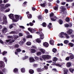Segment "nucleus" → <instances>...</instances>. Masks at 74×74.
Wrapping results in <instances>:
<instances>
[{
    "label": "nucleus",
    "mask_w": 74,
    "mask_h": 74,
    "mask_svg": "<svg viewBox=\"0 0 74 74\" xmlns=\"http://www.w3.org/2000/svg\"><path fill=\"white\" fill-rule=\"evenodd\" d=\"M60 37V38H64L65 37V36L66 37V38H70V37L69 36L68 34H66L64 32H62L60 33L59 34Z\"/></svg>",
    "instance_id": "obj_1"
},
{
    "label": "nucleus",
    "mask_w": 74,
    "mask_h": 74,
    "mask_svg": "<svg viewBox=\"0 0 74 74\" xmlns=\"http://www.w3.org/2000/svg\"><path fill=\"white\" fill-rule=\"evenodd\" d=\"M60 8L62 10L60 11V12L61 14H64L66 9L64 8V6H61L60 7Z\"/></svg>",
    "instance_id": "obj_2"
},
{
    "label": "nucleus",
    "mask_w": 74,
    "mask_h": 74,
    "mask_svg": "<svg viewBox=\"0 0 74 74\" xmlns=\"http://www.w3.org/2000/svg\"><path fill=\"white\" fill-rule=\"evenodd\" d=\"M28 30L31 32V33H34L36 32V29H33L32 28H29L28 29Z\"/></svg>",
    "instance_id": "obj_3"
},
{
    "label": "nucleus",
    "mask_w": 74,
    "mask_h": 74,
    "mask_svg": "<svg viewBox=\"0 0 74 74\" xmlns=\"http://www.w3.org/2000/svg\"><path fill=\"white\" fill-rule=\"evenodd\" d=\"M9 16L10 19H12L13 22H16V21H15V19L14 18V17L13 14H10Z\"/></svg>",
    "instance_id": "obj_4"
},
{
    "label": "nucleus",
    "mask_w": 74,
    "mask_h": 74,
    "mask_svg": "<svg viewBox=\"0 0 74 74\" xmlns=\"http://www.w3.org/2000/svg\"><path fill=\"white\" fill-rule=\"evenodd\" d=\"M8 30H7V28L5 27H4L3 28L2 30V32L3 33H5L6 32H7Z\"/></svg>",
    "instance_id": "obj_5"
},
{
    "label": "nucleus",
    "mask_w": 74,
    "mask_h": 74,
    "mask_svg": "<svg viewBox=\"0 0 74 74\" xmlns=\"http://www.w3.org/2000/svg\"><path fill=\"white\" fill-rule=\"evenodd\" d=\"M73 33V30L69 29L67 32V33L69 35H71Z\"/></svg>",
    "instance_id": "obj_6"
},
{
    "label": "nucleus",
    "mask_w": 74,
    "mask_h": 74,
    "mask_svg": "<svg viewBox=\"0 0 74 74\" xmlns=\"http://www.w3.org/2000/svg\"><path fill=\"white\" fill-rule=\"evenodd\" d=\"M3 20L4 23H7V17L4 16L3 17Z\"/></svg>",
    "instance_id": "obj_7"
},
{
    "label": "nucleus",
    "mask_w": 74,
    "mask_h": 74,
    "mask_svg": "<svg viewBox=\"0 0 74 74\" xmlns=\"http://www.w3.org/2000/svg\"><path fill=\"white\" fill-rule=\"evenodd\" d=\"M29 61L30 63L35 62V60L33 57H30L29 58Z\"/></svg>",
    "instance_id": "obj_8"
},
{
    "label": "nucleus",
    "mask_w": 74,
    "mask_h": 74,
    "mask_svg": "<svg viewBox=\"0 0 74 74\" xmlns=\"http://www.w3.org/2000/svg\"><path fill=\"white\" fill-rule=\"evenodd\" d=\"M43 45L45 47H48L49 46V44L47 42H43Z\"/></svg>",
    "instance_id": "obj_9"
},
{
    "label": "nucleus",
    "mask_w": 74,
    "mask_h": 74,
    "mask_svg": "<svg viewBox=\"0 0 74 74\" xmlns=\"http://www.w3.org/2000/svg\"><path fill=\"white\" fill-rule=\"evenodd\" d=\"M15 17L16 18V20L15 19L14 21H16H16H18V20L19 18V17L18 16V15H15Z\"/></svg>",
    "instance_id": "obj_10"
},
{
    "label": "nucleus",
    "mask_w": 74,
    "mask_h": 74,
    "mask_svg": "<svg viewBox=\"0 0 74 74\" xmlns=\"http://www.w3.org/2000/svg\"><path fill=\"white\" fill-rule=\"evenodd\" d=\"M63 70L64 71V74H67V73L68 72V70L67 69L63 68Z\"/></svg>",
    "instance_id": "obj_11"
},
{
    "label": "nucleus",
    "mask_w": 74,
    "mask_h": 74,
    "mask_svg": "<svg viewBox=\"0 0 74 74\" xmlns=\"http://www.w3.org/2000/svg\"><path fill=\"white\" fill-rule=\"evenodd\" d=\"M40 38L41 40H43L44 38V34L42 33L40 35Z\"/></svg>",
    "instance_id": "obj_12"
},
{
    "label": "nucleus",
    "mask_w": 74,
    "mask_h": 74,
    "mask_svg": "<svg viewBox=\"0 0 74 74\" xmlns=\"http://www.w3.org/2000/svg\"><path fill=\"white\" fill-rule=\"evenodd\" d=\"M4 65V62L3 61H0V66L1 67H3Z\"/></svg>",
    "instance_id": "obj_13"
},
{
    "label": "nucleus",
    "mask_w": 74,
    "mask_h": 74,
    "mask_svg": "<svg viewBox=\"0 0 74 74\" xmlns=\"http://www.w3.org/2000/svg\"><path fill=\"white\" fill-rule=\"evenodd\" d=\"M40 5L41 7H45V5H47V3H44L43 4H40Z\"/></svg>",
    "instance_id": "obj_14"
},
{
    "label": "nucleus",
    "mask_w": 74,
    "mask_h": 74,
    "mask_svg": "<svg viewBox=\"0 0 74 74\" xmlns=\"http://www.w3.org/2000/svg\"><path fill=\"white\" fill-rule=\"evenodd\" d=\"M56 16L53 17L52 18L51 17V21H56Z\"/></svg>",
    "instance_id": "obj_15"
},
{
    "label": "nucleus",
    "mask_w": 74,
    "mask_h": 74,
    "mask_svg": "<svg viewBox=\"0 0 74 74\" xmlns=\"http://www.w3.org/2000/svg\"><path fill=\"white\" fill-rule=\"evenodd\" d=\"M27 16L29 19H30L32 18V16L31 14H28Z\"/></svg>",
    "instance_id": "obj_16"
},
{
    "label": "nucleus",
    "mask_w": 74,
    "mask_h": 74,
    "mask_svg": "<svg viewBox=\"0 0 74 74\" xmlns=\"http://www.w3.org/2000/svg\"><path fill=\"white\" fill-rule=\"evenodd\" d=\"M54 43V41H53V40H50V44H51V45H53Z\"/></svg>",
    "instance_id": "obj_17"
},
{
    "label": "nucleus",
    "mask_w": 74,
    "mask_h": 74,
    "mask_svg": "<svg viewBox=\"0 0 74 74\" xmlns=\"http://www.w3.org/2000/svg\"><path fill=\"white\" fill-rule=\"evenodd\" d=\"M40 51L42 53H44L45 52V50L43 49H40Z\"/></svg>",
    "instance_id": "obj_18"
},
{
    "label": "nucleus",
    "mask_w": 74,
    "mask_h": 74,
    "mask_svg": "<svg viewBox=\"0 0 74 74\" xmlns=\"http://www.w3.org/2000/svg\"><path fill=\"white\" fill-rule=\"evenodd\" d=\"M31 52L32 53H35V52H36V50L34 49H31Z\"/></svg>",
    "instance_id": "obj_19"
},
{
    "label": "nucleus",
    "mask_w": 74,
    "mask_h": 74,
    "mask_svg": "<svg viewBox=\"0 0 74 74\" xmlns=\"http://www.w3.org/2000/svg\"><path fill=\"white\" fill-rule=\"evenodd\" d=\"M51 58V56L49 55H46V59H50Z\"/></svg>",
    "instance_id": "obj_20"
},
{
    "label": "nucleus",
    "mask_w": 74,
    "mask_h": 74,
    "mask_svg": "<svg viewBox=\"0 0 74 74\" xmlns=\"http://www.w3.org/2000/svg\"><path fill=\"white\" fill-rule=\"evenodd\" d=\"M13 36H14V39H15V40H16V39H17V38H18V36L17 35H14Z\"/></svg>",
    "instance_id": "obj_21"
},
{
    "label": "nucleus",
    "mask_w": 74,
    "mask_h": 74,
    "mask_svg": "<svg viewBox=\"0 0 74 74\" xmlns=\"http://www.w3.org/2000/svg\"><path fill=\"white\" fill-rule=\"evenodd\" d=\"M29 73L30 74H33L34 73V71L32 69H30L29 70Z\"/></svg>",
    "instance_id": "obj_22"
},
{
    "label": "nucleus",
    "mask_w": 74,
    "mask_h": 74,
    "mask_svg": "<svg viewBox=\"0 0 74 74\" xmlns=\"http://www.w3.org/2000/svg\"><path fill=\"white\" fill-rule=\"evenodd\" d=\"M42 58L43 59H47V55H43L42 56Z\"/></svg>",
    "instance_id": "obj_23"
},
{
    "label": "nucleus",
    "mask_w": 74,
    "mask_h": 74,
    "mask_svg": "<svg viewBox=\"0 0 74 74\" xmlns=\"http://www.w3.org/2000/svg\"><path fill=\"white\" fill-rule=\"evenodd\" d=\"M26 38H32V36L29 35H27L26 36Z\"/></svg>",
    "instance_id": "obj_24"
},
{
    "label": "nucleus",
    "mask_w": 74,
    "mask_h": 74,
    "mask_svg": "<svg viewBox=\"0 0 74 74\" xmlns=\"http://www.w3.org/2000/svg\"><path fill=\"white\" fill-rule=\"evenodd\" d=\"M21 71L22 73H25V69L24 68H22L21 69Z\"/></svg>",
    "instance_id": "obj_25"
},
{
    "label": "nucleus",
    "mask_w": 74,
    "mask_h": 74,
    "mask_svg": "<svg viewBox=\"0 0 74 74\" xmlns=\"http://www.w3.org/2000/svg\"><path fill=\"white\" fill-rule=\"evenodd\" d=\"M58 59L56 57H54L53 58V61L54 62H56V61H57V60H58Z\"/></svg>",
    "instance_id": "obj_26"
},
{
    "label": "nucleus",
    "mask_w": 74,
    "mask_h": 74,
    "mask_svg": "<svg viewBox=\"0 0 74 74\" xmlns=\"http://www.w3.org/2000/svg\"><path fill=\"white\" fill-rule=\"evenodd\" d=\"M69 71L71 72V73H73V71H74V69L71 68L69 69Z\"/></svg>",
    "instance_id": "obj_27"
},
{
    "label": "nucleus",
    "mask_w": 74,
    "mask_h": 74,
    "mask_svg": "<svg viewBox=\"0 0 74 74\" xmlns=\"http://www.w3.org/2000/svg\"><path fill=\"white\" fill-rule=\"evenodd\" d=\"M36 41L38 43H39V42H41V39L39 38L37 39H36Z\"/></svg>",
    "instance_id": "obj_28"
},
{
    "label": "nucleus",
    "mask_w": 74,
    "mask_h": 74,
    "mask_svg": "<svg viewBox=\"0 0 74 74\" xmlns=\"http://www.w3.org/2000/svg\"><path fill=\"white\" fill-rule=\"evenodd\" d=\"M70 58L71 59H73L74 58V55L71 54L70 55Z\"/></svg>",
    "instance_id": "obj_29"
},
{
    "label": "nucleus",
    "mask_w": 74,
    "mask_h": 74,
    "mask_svg": "<svg viewBox=\"0 0 74 74\" xmlns=\"http://www.w3.org/2000/svg\"><path fill=\"white\" fill-rule=\"evenodd\" d=\"M71 62H68L67 64V67H70L71 66Z\"/></svg>",
    "instance_id": "obj_30"
},
{
    "label": "nucleus",
    "mask_w": 74,
    "mask_h": 74,
    "mask_svg": "<svg viewBox=\"0 0 74 74\" xmlns=\"http://www.w3.org/2000/svg\"><path fill=\"white\" fill-rule=\"evenodd\" d=\"M9 34H16V32L14 31H12L9 32Z\"/></svg>",
    "instance_id": "obj_31"
},
{
    "label": "nucleus",
    "mask_w": 74,
    "mask_h": 74,
    "mask_svg": "<svg viewBox=\"0 0 74 74\" xmlns=\"http://www.w3.org/2000/svg\"><path fill=\"white\" fill-rule=\"evenodd\" d=\"M42 25L43 27H46L47 26V24L45 23H43L42 24Z\"/></svg>",
    "instance_id": "obj_32"
},
{
    "label": "nucleus",
    "mask_w": 74,
    "mask_h": 74,
    "mask_svg": "<svg viewBox=\"0 0 74 74\" xmlns=\"http://www.w3.org/2000/svg\"><path fill=\"white\" fill-rule=\"evenodd\" d=\"M19 43L20 45H23V44H24V42L23 41H21L19 42Z\"/></svg>",
    "instance_id": "obj_33"
},
{
    "label": "nucleus",
    "mask_w": 74,
    "mask_h": 74,
    "mask_svg": "<svg viewBox=\"0 0 74 74\" xmlns=\"http://www.w3.org/2000/svg\"><path fill=\"white\" fill-rule=\"evenodd\" d=\"M18 71V69L16 68H15L14 70V73H17Z\"/></svg>",
    "instance_id": "obj_34"
},
{
    "label": "nucleus",
    "mask_w": 74,
    "mask_h": 74,
    "mask_svg": "<svg viewBox=\"0 0 74 74\" xmlns=\"http://www.w3.org/2000/svg\"><path fill=\"white\" fill-rule=\"evenodd\" d=\"M59 23L60 24V25H62L63 23V21L62 20L60 19L59 21Z\"/></svg>",
    "instance_id": "obj_35"
},
{
    "label": "nucleus",
    "mask_w": 74,
    "mask_h": 74,
    "mask_svg": "<svg viewBox=\"0 0 74 74\" xmlns=\"http://www.w3.org/2000/svg\"><path fill=\"white\" fill-rule=\"evenodd\" d=\"M31 44H32V43L30 41H29L26 43V45H30Z\"/></svg>",
    "instance_id": "obj_36"
},
{
    "label": "nucleus",
    "mask_w": 74,
    "mask_h": 74,
    "mask_svg": "<svg viewBox=\"0 0 74 74\" xmlns=\"http://www.w3.org/2000/svg\"><path fill=\"white\" fill-rule=\"evenodd\" d=\"M52 51L53 52L55 53V52H56V51H57V49H56L55 48H54L52 50Z\"/></svg>",
    "instance_id": "obj_37"
},
{
    "label": "nucleus",
    "mask_w": 74,
    "mask_h": 74,
    "mask_svg": "<svg viewBox=\"0 0 74 74\" xmlns=\"http://www.w3.org/2000/svg\"><path fill=\"white\" fill-rule=\"evenodd\" d=\"M69 45V46H70V47H73L74 45V44L72 43H70Z\"/></svg>",
    "instance_id": "obj_38"
},
{
    "label": "nucleus",
    "mask_w": 74,
    "mask_h": 74,
    "mask_svg": "<svg viewBox=\"0 0 74 74\" xmlns=\"http://www.w3.org/2000/svg\"><path fill=\"white\" fill-rule=\"evenodd\" d=\"M2 71L3 72H4V73H6V72H7V69H3L2 70Z\"/></svg>",
    "instance_id": "obj_39"
},
{
    "label": "nucleus",
    "mask_w": 74,
    "mask_h": 74,
    "mask_svg": "<svg viewBox=\"0 0 74 74\" xmlns=\"http://www.w3.org/2000/svg\"><path fill=\"white\" fill-rule=\"evenodd\" d=\"M19 27L20 28H21V29H25V27H24L23 26L19 25Z\"/></svg>",
    "instance_id": "obj_40"
},
{
    "label": "nucleus",
    "mask_w": 74,
    "mask_h": 74,
    "mask_svg": "<svg viewBox=\"0 0 74 74\" xmlns=\"http://www.w3.org/2000/svg\"><path fill=\"white\" fill-rule=\"evenodd\" d=\"M7 52L4 51L3 52L2 55H6V54H7Z\"/></svg>",
    "instance_id": "obj_41"
},
{
    "label": "nucleus",
    "mask_w": 74,
    "mask_h": 74,
    "mask_svg": "<svg viewBox=\"0 0 74 74\" xmlns=\"http://www.w3.org/2000/svg\"><path fill=\"white\" fill-rule=\"evenodd\" d=\"M53 8L55 10H56L57 11L58 10V7H54Z\"/></svg>",
    "instance_id": "obj_42"
},
{
    "label": "nucleus",
    "mask_w": 74,
    "mask_h": 74,
    "mask_svg": "<svg viewBox=\"0 0 74 74\" xmlns=\"http://www.w3.org/2000/svg\"><path fill=\"white\" fill-rule=\"evenodd\" d=\"M34 25V23H29V26H33Z\"/></svg>",
    "instance_id": "obj_43"
},
{
    "label": "nucleus",
    "mask_w": 74,
    "mask_h": 74,
    "mask_svg": "<svg viewBox=\"0 0 74 74\" xmlns=\"http://www.w3.org/2000/svg\"><path fill=\"white\" fill-rule=\"evenodd\" d=\"M16 51L18 52H19L21 51V49L19 48H18L16 49Z\"/></svg>",
    "instance_id": "obj_44"
},
{
    "label": "nucleus",
    "mask_w": 74,
    "mask_h": 74,
    "mask_svg": "<svg viewBox=\"0 0 74 74\" xmlns=\"http://www.w3.org/2000/svg\"><path fill=\"white\" fill-rule=\"evenodd\" d=\"M10 4H7L5 5V8H6V7H9V6H10Z\"/></svg>",
    "instance_id": "obj_45"
},
{
    "label": "nucleus",
    "mask_w": 74,
    "mask_h": 74,
    "mask_svg": "<svg viewBox=\"0 0 74 74\" xmlns=\"http://www.w3.org/2000/svg\"><path fill=\"white\" fill-rule=\"evenodd\" d=\"M66 22H69L70 21V18H66Z\"/></svg>",
    "instance_id": "obj_46"
},
{
    "label": "nucleus",
    "mask_w": 74,
    "mask_h": 74,
    "mask_svg": "<svg viewBox=\"0 0 74 74\" xmlns=\"http://www.w3.org/2000/svg\"><path fill=\"white\" fill-rule=\"evenodd\" d=\"M37 71L38 72H41V70L40 68H38L37 69Z\"/></svg>",
    "instance_id": "obj_47"
},
{
    "label": "nucleus",
    "mask_w": 74,
    "mask_h": 74,
    "mask_svg": "<svg viewBox=\"0 0 74 74\" xmlns=\"http://www.w3.org/2000/svg\"><path fill=\"white\" fill-rule=\"evenodd\" d=\"M69 42V41L65 40L64 41V44H67V43H68Z\"/></svg>",
    "instance_id": "obj_48"
},
{
    "label": "nucleus",
    "mask_w": 74,
    "mask_h": 74,
    "mask_svg": "<svg viewBox=\"0 0 74 74\" xmlns=\"http://www.w3.org/2000/svg\"><path fill=\"white\" fill-rule=\"evenodd\" d=\"M19 47V45L18 44H16V45H14V47H15V48H18Z\"/></svg>",
    "instance_id": "obj_49"
},
{
    "label": "nucleus",
    "mask_w": 74,
    "mask_h": 74,
    "mask_svg": "<svg viewBox=\"0 0 74 74\" xmlns=\"http://www.w3.org/2000/svg\"><path fill=\"white\" fill-rule=\"evenodd\" d=\"M41 53L40 52H38L37 53V55H41Z\"/></svg>",
    "instance_id": "obj_50"
},
{
    "label": "nucleus",
    "mask_w": 74,
    "mask_h": 74,
    "mask_svg": "<svg viewBox=\"0 0 74 74\" xmlns=\"http://www.w3.org/2000/svg\"><path fill=\"white\" fill-rule=\"evenodd\" d=\"M47 27L49 29H51V28L52 27V26L50 25H48L47 26Z\"/></svg>",
    "instance_id": "obj_51"
},
{
    "label": "nucleus",
    "mask_w": 74,
    "mask_h": 74,
    "mask_svg": "<svg viewBox=\"0 0 74 74\" xmlns=\"http://www.w3.org/2000/svg\"><path fill=\"white\" fill-rule=\"evenodd\" d=\"M65 26L66 27H68L69 26V25L68 24H65Z\"/></svg>",
    "instance_id": "obj_52"
},
{
    "label": "nucleus",
    "mask_w": 74,
    "mask_h": 74,
    "mask_svg": "<svg viewBox=\"0 0 74 74\" xmlns=\"http://www.w3.org/2000/svg\"><path fill=\"white\" fill-rule=\"evenodd\" d=\"M65 60H70V57H67L66 59H65Z\"/></svg>",
    "instance_id": "obj_53"
},
{
    "label": "nucleus",
    "mask_w": 74,
    "mask_h": 74,
    "mask_svg": "<svg viewBox=\"0 0 74 74\" xmlns=\"http://www.w3.org/2000/svg\"><path fill=\"white\" fill-rule=\"evenodd\" d=\"M8 38H13V37L12 36H8Z\"/></svg>",
    "instance_id": "obj_54"
},
{
    "label": "nucleus",
    "mask_w": 74,
    "mask_h": 74,
    "mask_svg": "<svg viewBox=\"0 0 74 74\" xmlns=\"http://www.w3.org/2000/svg\"><path fill=\"white\" fill-rule=\"evenodd\" d=\"M53 15H54L53 13L50 14V18H51V17H52V16H53Z\"/></svg>",
    "instance_id": "obj_55"
},
{
    "label": "nucleus",
    "mask_w": 74,
    "mask_h": 74,
    "mask_svg": "<svg viewBox=\"0 0 74 74\" xmlns=\"http://www.w3.org/2000/svg\"><path fill=\"white\" fill-rule=\"evenodd\" d=\"M73 0H66V1L67 2H72V1H73Z\"/></svg>",
    "instance_id": "obj_56"
},
{
    "label": "nucleus",
    "mask_w": 74,
    "mask_h": 74,
    "mask_svg": "<svg viewBox=\"0 0 74 74\" xmlns=\"http://www.w3.org/2000/svg\"><path fill=\"white\" fill-rule=\"evenodd\" d=\"M10 11V9L8 8L6 10L5 12H9Z\"/></svg>",
    "instance_id": "obj_57"
},
{
    "label": "nucleus",
    "mask_w": 74,
    "mask_h": 74,
    "mask_svg": "<svg viewBox=\"0 0 74 74\" xmlns=\"http://www.w3.org/2000/svg\"><path fill=\"white\" fill-rule=\"evenodd\" d=\"M44 67L45 69V70H48V67L47 66H44Z\"/></svg>",
    "instance_id": "obj_58"
},
{
    "label": "nucleus",
    "mask_w": 74,
    "mask_h": 74,
    "mask_svg": "<svg viewBox=\"0 0 74 74\" xmlns=\"http://www.w3.org/2000/svg\"><path fill=\"white\" fill-rule=\"evenodd\" d=\"M19 37H22V36H23V34L22 33H19Z\"/></svg>",
    "instance_id": "obj_59"
},
{
    "label": "nucleus",
    "mask_w": 74,
    "mask_h": 74,
    "mask_svg": "<svg viewBox=\"0 0 74 74\" xmlns=\"http://www.w3.org/2000/svg\"><path fill=\"white\" fill-rule=\"evenodd\" d=\"M38 19H42V17L40 16L38 17Z\"/></svg>",
    "instance_id": "obj_60"
},
{
    "label": "nucleus",
    "mask_w": 74,
    "mask_h": 74,
    "mask_svg": "<svg viewBox=\"0 0 74 74\" xmlns=\"http://www.w3.org/2000/svg\"><path fill=\"white\" fill-rule=\"evenodd\" d=\"M5 7H2L1 8V10L2 11V10H5Z\"/></svg>",
    "instance_id": "obj_61"
},
{
    "label": "nucleus",
    "mask_w": 74,
    "mask_h": 74,
    "mask_svg": "<svg viewBox=\"0 0 74 74\" xmlns=\"http://www.w3.org/2000/svg\"><path fill=\"white\" fill-rule=\"evenodd\" d=\"M11 40V39H9V40H6V41L7 42H10V41Z\"/></svg>",
    "instance_id": "obj_62"
},
{
    "label": "nucleus",
    "mask_w": 74,
    "mask_h": 74,
    "mask_svg": "<svg viewBox=\"0 0 74 74\" xmlns=\"http://www.w3.org/2000/svg\"><path fill=\"white\" fill-rule=\"evenodd\" d=\"M52 70L53 71H55L56 72L57 71V70H56V69L55 68H53L52 69Z\"/></svg>",
    "instance_id": "obj_63"
},
{
    "label": "nucleus",
    "mask_w": 74,
    "mask_h": 74,
    "mask_svg": "<svg viewBox=\"0 0 74 74\" xmlns=\"http://www.w3.org/2000/svg\"><path fill=\"white\" fill-rule=\"evenodd\" d=\"M12 27H13V25H12L11 24L9 28L10 29H11Z\"/></svg>",
    "instance_id": "obj_64"
}]
</instances>
